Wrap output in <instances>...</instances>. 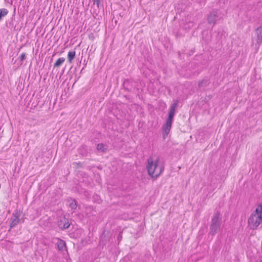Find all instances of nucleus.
Segmentation results:
<instances>
[{
    "label": "nucleus",
    "instance_id": "obj_1",
    "mask_svg": "<svg viewBox=\"0 0 262 262\" xmlns=\"http://www.w3.org/2000/svg\"><path fill=\"white\" fill-rule=\"evenodd\" d=\"M146 168L149 176L152 178H157L162 173L164 167L163 165H159L158 158L154 161L149 158L147 159Z\"/></svg>",
    "mask_w": 262,
    "mask_h": 262
},
{
    "label": "nucleus",
    "instance_id": "obj_2",
    "mask_svg": "<svg viewBox=\"0 0 262 262\" xmlns=\"http://www.w3.org/2000/svg\"><path fill=\"white\" fill-rule=\"evenodd\" d=\"M261 224H262V205L259 204L248 219V224L250 229L255 230Z\"/></svg>",
    "mask_w": 262,
    "mask_h": 262
},
{
    "label": "nucleus",
    "instance_id": "obj_3",
    "mask_svg": "<svg viewBox=\"0 0 262 262\" xmlns=\"http://www.w3.org/2000/svg\"><path fill=\"white\" fill-rule=\"evenodd\" d=\"M178 102H174L171 104L169 112L168 113V116L166 119V123L163 126V136L165 139L168 134L169 133L171 127V125L174 117L176 108L177 107Z\"/></svg>",
    "mask_w": 262,
    "mask_h": 262
},
{
    "label": "nucleus",
    "instance_id": "obj_4",
    "mask_svg": "<svg viewBox=\"0 0 262 262\" xmlns=\"http://www.w3.org/2000/svg\"><path fill=\"white\" fill-rule=\"evenodd\" d=\"M220 213L218 212L215 213L211 220V224L210 226V234L214 235L219 229L221 224Z\"/></svg>",
    "mask_w": 262,
    "mask_h": 262
},
{
    "label": "nucleus",
    "instance_id": "obj_5",
    "mask_svg": "<svg viewBox=\"0 0 262 262\" xmlns=\"http://www.w3.org/2000/svg\"><path fill=\"white\" fill-rule=\"evenodd\" d=\"M255 34L256 37H254L253 39V42L256 41L255 46L259 47L262 42V27L259 26L255 30Z\"/></svg>",
    "mask_w": 262,
    "mask_h": 262
},
{
    "label": "nucleus",
    "instance_id": "obj_6",
    "mask_svg": "<svg viewBox=\"0 0 262 262\" xmlns=\"http://www.w3.org/2000/svg\"><path fill=\"white\" fill-rule=\"evenodd\" d=\"M20 212L16 210L13 213L11 217V223L10 224V228H13L16 226L19 222Z\"/></svg>",
    "mask_w": 262,
    "mask_h": 262
},
{
    "label": "nucleus",
    "instance_id": "obj_7",
    "mask_svg": "<svg viewBox=\"0 0 262 262\" xmlns=\"http://www.w3.org/2000/svg\"><path fill=\"white\" fill-rule=\"evenodd\" d=\"M70 224L67 218L63 217L58 222V226L62 230L68 229L70 227Z\"/></svg>",
    "mask_w": 262,
    "mask_h": 262
},
{
    "label": "nucleus",
    "instance_id": "obj_8",
    "mask_svg": "<svg viewBox=\"0 0 262 262\" xmlns=\"http://www.w3.org/2000/svg\"><path fill=\"white\" fill-rule=\"evenodd\" d=\"M217 16V12L216 11H213L208 15L207 20L208 24L212 25H214L216 23V21Z\"/></svg>",
    "mask_w": 262,
    "mask_h": 262
},
{
    "label": "nucleus",
    "instance_id": "obj_9",
    "mask_svg": "<svg viewBox=\"0 0 262 262\" xmlns=\"http://www.w3.org/2000/svg\"><path fill=\"white\" fill-rule=\"evenodd\" d=\"M134 82L129 79H125L123 82V86L125 89H126L128 91H131L132 88L134 85H133Z\"/></svg>",
    "mask_w": 262,
    "mask_h": 262
},
{
    "label": "nucleus",
    "instance_id": "obj_10",
    "mask_svg": "<svg viewBox=\"0 0 262 262\" xmlns=\"http://www.w3.org/2000/svg\"><path fill=\"white\" fill-rule=\"evenodd\" d=\"M210 83L209 79L205 77L202 80L200 81L198 83V86L199 88H205L208 86Z\"/></svg>",
    "mask_w": 262,
    "mask_h": 262
},
{
    "label": "nucleus",
    "instance_id": "obj_11",
    "mask_svg": "<svg viewBox=\"0 0 262 262\" xmlns=\"http://www.w3.org/2000/svg\"><path fill=\"white\" fill-rule=\"evenodd\" d=\"M56 239L57 240L56 245L58 249L60 251H63L64 248H66V242L59 238H57Z\"/></svg>",
    "mask_w": 262,
    "mask_h": 262
},
{
    "label": "nucleus",
    "instance_id": "obj_12",
    "mask_svg": "<svg viewBox=\"0 0 262 262\" xmlns=\"http://www.w3.org/2000/svg\"><path fill=\"white\" fill-rule=\"evenodd\" d=\"M76 52L75 51H71L69 52L68 54V61L70 63L72 62V60L75 58Z\"/></svg>",
    "mask_w": 262,
    "mask_h": 262
},
{
    "label": "nucleus",
    "instance_id": "obj_13",
    "mask_svg": "<svg viewBox=\"0 0 262 262\" xmlns=\"http://www.w3.org/2000/svg\"><path fill=\"white\" fill-rule=\"evenodd\" d=\"M65 61V58L61 57L58 58L54 64V68L59 67Z\"/></svg>",
    "mask_w": 262,
    "mask_h": 262
},
{
    "label": "nucleus",
    "instance_id": "obj_14",
    "mask_svg": "<svg viewBox=\"0 0 262 262\" xmlns=\"http://www.w3.org/2000/svg\"><path fill=\"white\" fill-rule=\"evenodd\" d=\"M8 13V10L7 9H0V21L4 17L6 16Z\"/></svg>",
    "mask_w": 262,
    "mask_h": 262
},
{
    "label": "nucleus",
    "instance_id": "obj_15",
    "mask_svg": "<svg viewBox=\"0 0 262 262\" xmlns=\"http://www.w3.org/2000/svg\"><path fill=\"white\" fill-rule=\"evenodd\" d=\"M97 149L102 152H105L106 150V148H104V146L102 143H99L97 145Z\"/></svg>",
    "mask_w": 262,
    "mask_h": 262
},
{
    "label": "nucleus",
    "instance_id": "obj_16",
    "mask_svg": "<svg viewBox=\"0 0 262 262\" xmlns=\"http://www.w3.org/2000/svg\"><path fill=\"white\" fill-rule=\"evenodd\" d=\"M77 206V203L75 200H73V201L71 203H70V205H69L70 207L72 209H73V210H75L76 209Z\"/></svg>",
    "mask_w": 262,
    "mask_h": 262
},
{
    "label": "nucleus",
    "instance_id": "obj_17",
    "mask_svg": "<svg viewBox=\"0 0 262 262\" xmlns=\"http://www.w3.org/2000/svg\"><path fill=\"white\" fill-rule=\"evenodd\" d=\"M229 0H219V3L221 7L225 8V5H227Z\"/></svg>",
    "mask_w": 262,
    "mask_h": 262
},
{
    "label": "nucleus",
    "instance_id": "obj_18",
    "mask_svg": "<svg viewBox=\"0 0 262 262\" xmlns=\"http://www.w3.org/2000/svg\"><path fill=\"white\" fill-rule=\"evenodd\" d=\"M18 59L20 62L24 61L26 59V54L25 53H22L18 57Z\"/></svg>",
    "mask_w": 262,
    "mask_h": 262
},
{
    "label": "nucleus",
    "instance_id": "obj_19",
    "mask_svg": "<svg viewBox=\"0 0 262 262\" xmlns=\"http://www.w3.org/2000/svg\"><path fill=\"white\" fill-rule=\"evenodd\" d=\"M193 22L189 21L186 24L185 28L190 29L193 27Z\"/></svg>",
    "mask_w": 262,
    "mask_h": 262
},
{
    "label": "nucleus",
    "instance_id": "obj_20",
    "mask_svg": "<svg viewBox=\"0 0 262 262\" xmlns=\"http://www.w3.org/2000/svg\"><path fill=\"white\" fill-rule=\"evenodd\" d=\"M73 165H76V168L82 167V163L81 162H74L73 163Z\"/></svg>",
    "mask_w": 262,
    "mask_h": 262
},
{
    "label": "nucleus",
    "instance_id": "obj_21",
    "mask_svg": "<svg viewBox=\"0 0 262 262\" xmlns=\"http://www.w3.org/2000/svg\"><path fill=\"white\" fill-rule=\"evenodd\" d=\"M122 238V232H120L118 236H117V240L118 241V243H120V242L121 241Z\"/></svg>",
    "mask_w": 262,
    "mask_h": 262
},
{
    "label": "nucleus",
    "instance_id": "obj_22",
    "mask_svg": "<svg viewBox=\"0 0 262 262\" xmlns=\"http://www.w3.org/2000/svg\"><path fill=\"white\" fill-rule=\"evenodd\" d=\"M94 4H96L97 5V6L98 7H99V4H100V0H92Z\"/></svg>",
    "mask_w": 262,
    "mask_h": 262
},
{
    "label": "nucleus",
    "instance_id": "obj_23",
    "mask_svg": "<svg viewBox=\"0 0 262 262\" xmlns=\"http://www.w3.org/2000/svg\"><path fill=\"white\" fill-rule=\"evenodd\" d=\"M105 234V232H103V234ZM103 236H103H104V235H103V236Z\"/></svg>",
    "mask_w": 262,
    "mask_h": 262
},
{
    "label": "nucleus",
    "instance_id": "obj_24",
    "mask_svg": "<svg viewBox=\"0 0 262 262\" xmlns=\"http://www.w3.org/2000/svg\"><path fill=\"white\" fill-rule=\"evenodd\" d=\"M259 262H262V260H260Z\"/></svg>",
    "mask_w": 262,
    "mask_h": 262
}]
</instances>
